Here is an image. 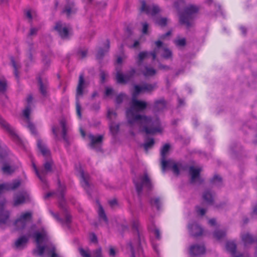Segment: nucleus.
I'll use <instances>...</instances> for the list:
<instances>
[{
    "instance_id": "9b49d317",
    "label": "nucleus",
    "mask_w": 257,
    "mask_h": 257,
    "mask_svg": "<svg viewBox=\"0 0 257 257\" xmlns=\"http://www.w3.org/2000/svg\"><path fill=\"white\" fill-rule=\"evenodd\" d=\"M33 100V97L32 95H29L27 98V101L28 103V105L26 106V108L23 111V115L26 118V121L27 122L28 125L27 127L31 131V133L33 134H35L36 133V131L34 124L31 123L30 121L29 115L31 110V107L30 104L31 103Z\"/></svg>"
},
{
    "instance_id": "412c9836",
    "label": "nucleus",
    "mask_w": 257,
    "mask_h": 257,
    "mask_svg": "<svg viewBox=\"0 0 257 257\" xmlns=\"http://www.w3.org/2000/svg\"><path fill=\"white\" fill-rule=\"evenodd\" d=\"M205 249L203 245H194L190 248V254L191 256H194L203 254Z\"/></svg>"
},
{
    "instance_id": "423d86ee",
    "label": "nucleus",
    "mask_w": 257,
    "mask_h": 257,
    "mask_svg": "<svg viewBox=\"0 0 257 257\" xmlns=\"http://www.w3.org/2000/svg\"><path fill=\"white\" fill-rule=\"evenodd\" d=\"M163 128L158 117L146 116V134H154L161 132Z\"/></svg>"
},
{
    "instance_id": "c85d7f7f",
    "label": "nucleus",
    "mask_w": 257,
    "mask_h": 257,
    "mask_svg": "<svg viewBox=\"0 0 257 257\" xmlns=\"http://www.w3.org/2000/svg\"><path fill=\"white\" fill-rule=\"evenodd\" d=\"M84 80L83 75H80L79 78V82L77 88V99L78 98L79 96H81L83 94V90L84 88Z\"/></svg>"
},
{
    "instance_id": "e2e57ef3",
    "label": "nucleus",
    "mask_w": 257,
    "mask_h": 257,
    "mask_svg": "<svg viewBox=\"0 0 257 257\" xmlns=\"http://www.w3.org/2000/svg\"><path fill=\"white\" fill-rule=\"evenodd\" d=\"M196 211L198 214L201 215H204L206 212V210L204 209L200 208V207H196Z\"/></svg>"
},
{
    "instance_id": "ea45409f",
    "label": "nucleus",
    "mask_w": 257,
    "mask_h": 257,
    "mask_svg": "<svg viewBox=\"0 0 257 257\" xmlns=\"http://www.w3.org/2000/svg\"><path fill=\"white\" fill-rule=\"evenodd\" d=\"M157 87V84L154 83L150 84L146 82V93H151Z\"/></svg>"
},
{
    "instance_id": "774afa93",
    "label": "nucleus",
    "mask_w": 257,
    "mask_h": 257,
    "mask_svg": "<svg viewBox=\"0 0 257 257\" xmlns=\"http://www.w3.org/2000/svg\"><path fill=\"white\" fill-rule=\"evenodd\" d=\"M38 31V29L35 28H32L30 30V32L29 35L30 36L35 35L37 34Z\"/></svg>"
},
{
    "instance_id": "c756f323",
    "label": "nucleus",
    "mask_w": 257,
    "mask_h": 257,
    "mask_svg": "<svg viewBox=\"0 0 257 257\" xmlns=\"http://www.w3.org/2000/svg\"><path fill=\"white\" fill-rule=\"evenodd\" d=\"M204 201L208 204H212L213 202V195L212 193L208 190L204 191L202 194Z\"/></svg>"
},
{
    "instance_id": "4c0bfd02",
    "label": "nucleus",
    "mask_w": 257,
    "mask_h": 257,
    "mask_svg": "<svg viewBox=\"0 0 257 257\" xmlns=\"http://www.w3.org/2000/svg\"><path fill=\"white\" fill-rule=\"evenodd\" d=\"M98 213L100 219L103 220L106 223H107L108 220L105 215L104 211L101 205H99Z\"/></svg>"
},
{
    "instance_id": "b1692460",
    "label": "nucleus",
    "mask_w": 257,
    "mask_h": 257,
    "mask_svg": "<svg viewBox=\"0 0 257 257\" xmlns=\"http://www.w3.org/2000/svg\"><path fill=\"white\" fill-rule=\"evenodd\" d=\"M191 234L194 236H200L203 233V229L197 223H194L188 226Z\"/></svg>"
},
{
    "instance_id": "6ab92c4d",
    "label": "nucleus",
    "mask_w": 257,
    "mask_h": 257,
    "mask_svg": "<svg viewBox=\"0 0 257 257\" xmlns=\"http://www.w3.org/2000/svg\"><path fill=\"white\" fill-rule=\"evenodd\" d=\"M136 71L135 69H132L125 75L117 72L116 75V79L119 83H125L128 81L134 75Z\"/></svg>"
},
{
    "instance_id": "79ce46f5",
    "label": "nucleus",
    "mask_w": 257,
    "mask_h": 257,
    "mask_svg": "<svg viewBox=\"0 0 257 257\" xmlns=\"http://www.w3.org/2000/svg\"><path fill=\"white\" fill-rule=\"evenodd\" d=\"M11 61L13 65V67L14 68V73L17 78L18 77V70L20 67V65L19 64L17 63L14 60V59L13 57H12L11 58Z\"/></svg>"
},
{
    "instance_id": "dca6fc26",
    "label": "nucleus",
    "mask_w": 257,
    "mask_h": 257,
    "mask_svg": "<svg viewBox=\"0 0 257 257\" xmlns=\"http://www.w3.org/2000/svg\"><path fill=\"white\" fill-rule=\"evenodd\" d=\"M0 125L5 130L17 143H21V140L16 134L14 128L0 116Z\"/></svg>"
},
{
    "instance_id": "4d7b16f0",
    "label": "nucleus",
    "mask_w": 257,
    "mask_h": 257,
    "mask_svg": "<svg viewBox=\"0 0 257 257\" xmlns=\"http://www.w3.org/2000/svg\"><path fill=\"white\" fill-rule=\"evenodd\" d=\"M116 115V112L112 109H109L107 111V117L109 119H112L113 117H115Z\"/></svg>"
},
{
    "instance_id": "f704fd0d",
    "label": "nucleus",
    "mask_w": 257,
    "mask_h": 257,
    "mask_svg": "<svg viewBox=\"0 0 257 257\" xmlns=\"http://www.w3.org/2000/svg\"><path fill=\"white\" fill-rule=\"evenodd\" d=\"M16 169L15 166H11L9 164H5L2 168L3 173L5 174H11Z\"/></svg>"
},
{
    "instance_id": "c03bdc74",
    "label": "nucleus",
    "mask_w": 257,
    "mask_h": 257,
    "mask_svg": "<svg viewBox=\"0 0 257 257\" xmlns=\"http://www.w3.org/2000/svg\"><path fill=\"white\" fill-rule=\"evenodd\" d=\"M225 235V232L218 230L214 232L213 236L217 239H220Z\"/></svg>"
},
{
    "instance_id": "0e129e2a",
    "label": "nucleus",
    "mask_w": 257,
    "mask_h": 257,
    "mask_svg": "<svg viewBox=\"0 0 257 257\" xmlns=\"http://www.w3.org/2000/svg\"><path fill=\"white\" fill-rule=\"evenodd\" d=\"M55 247L53 245H51L50 248L49 252L51 253V257H57V254L55 252Z\"/></svg>"
},
{
    "instance_id": "9d476101",
    "label": "nucleus",
    "mask_w": 257,
    "mask_h": 257,
    "mask_svg": "<svg viewBox=\"0 0 257 257\" xmlns=\"http://www.w3.org/2000/svg\"><path fill=\"white\" fill-rule=\"evenodd\" d=\"M53 163L52 160H48L44 163V169L40 172L37 169L36 165L34 164H33L36 174L42 182H45V176L46 174L51 172Z\"/></svg>"
},
{
    "instance_id": "39448f33",
    "label": "nucleus",
    "mask_w": 257,
    "mask_h": 257,
    "mask_svg": "<svg viewBox=\"0 0 257 257\" xmlns=\"http://www.w3.org/2000/svg\"><path fill=\"white\" fill-rule=\"evenodd\" d=\"M170 149V145L169 144H165L161 149V164L162 171L165 172L167 168L172 169L174 174L178 175L180 173V164L176 163L173 160H166V156L169 152Z\"/></svg>"
},
{
    "instance_id": "aec40b11",
    "label": "nucleus",
    "mask_w": 257,
    "mask_h": 257,
    "mask_svg": "<svg viewBox=\"0 0 257 257\" xmlns=\"http://www.w3.org/2000/svg\"><path fill=\"white\" fill-rule=\"evenodd\" d=\"M134 181L138 195L141 196L143 194L145 185V175H143L140 177L136 178Z\"/></svg>"
},
{
    "instance_id": "58836bf2",
    "label": "nucleus",
    "mask_w": 257,
    "mask_h": 257,
    "mask_svg": "<svg viewBox=\"0 0 257 257\" xmlns=\"http://www.w3.org/2000/svg\"><path fill=\"white\" fill-rule=\"evenodd\" d=\"M149 230L156 236V237L157 239L159 240L161 239V237L160 230L155 226L149 227Z\"/></svg>"
},
{
    "instance_id": "49530a36",
    "label": "nucleus",
    "mask_w": 257,
    "mask_h": 257,
    "mask_svg": "<svg viewBox=\"0 0 257 257\" xmlns=\"http://www.w3.org/2000/svg\"><path fill=\"white\" fill-rule=\"evenodd\" d=\"M242 239L245 244L250 243L253 241L251 236L247 233L242 235Z\"/></svg>"
},
{
    "instance_id": "7ed1b4c3",
    "label": "nucleus",
    "mask_w": 257,
    "mask_h": 257,
    "mask_svg": "<svg viewBox=\"0 0 257 257\" xmlns=\"http://www.w3.org/2000/svg\"><path fill=\"white\" fill-rule=\"evenodd\" d=\"M21 185L19 180H15L11 183L0 184V226L7 223L9 217V212L4 209V206L6 203L5 199L2 195L6 191L10 190H15Z\"/></svg>"
},
{
    "instance_id": "4be33fe9",
    "label": "nucleus",
    "mask_w": 257,
    "mask_h": 257,
    "mask_svg": "<svg viewBox=\"0 0 257 257\" xmlns=\"http://www.w3.org/2000/svg\"><path fill=\"white\" fill-rule=\"evenodd\" d=\"M80 176L81 178V185L84 189L88 193L90 188V184L89 183V176L87 174H85L84 171L80 169Z\"/></svg>"
},
{
    "instance_id": "ddd939ff",
    "label": "nucleus",
    "mask_w": 257,
    "mask_h": 257,
    "mask_svg": "<svg viewBox=\"0 0 257 257\" xmlns=\"http://www.w3.org/2000/svg\"><path fill=\"white\" fill-rule=\"evenodd\" d=\"M88 138L90 140L89 146L90 148L97 152L101 151L103 140V136H94L92 134H89Z\"/></svg>"
},
{
    "instance_id": "a878e982",
    "label": "nucleus",
    "mask_w": 257,
    "mask_h": 257,
    "mask_svg": "<svg viewBox=\"0 0 257 257\" xmlns=\"http://www.w3.org/2000/svg\"><path fill=\"white\" fill-rule=\"evenodd\" d=\"M37 147L39 151L45 157H48L50 156V151L46 145L40 139L37 140Z\"/></svg>"
},
{
    "instance_id": "8fccbe9b",
    "label": "nucleus",
    "mask_w": 257,
    "mask_h": 257,
    "mask_svg": "<svg viewBox=\"0 0 257 257\" xmlns=\"http://www.w3.org/2000/svg\"><path fill=\"white\" fill-rule=\"evenodd\" d=\"M146 190H151L153 188V185L149 176L146 174Z\"/></svg>"
},
{
    "instance_id": "e433bc0d",
    "label": "nucleus",
    "mask_w": 257,
    "mask_h": 257,
    "mask_svg": "<svg viewBox=\"0 0 257 257\" xmlns=\"http://www.w3.org/2000/svg\"><path fill=\"white\" fill-rule=\"evenodd\" d=\"M236 244L233 241H228L226 243V250L230 252L231 254H234L236 251Z\"/></svg>"
},
{
    "instance_id": "5fc2aeb1",
    "label": "nucleus",
    "mask_w": 257,
    "mask_h": 257,
    "mask_svg": "<svg viewBox=\"0 0 257 257\" xmlns=\"http://www.w3.org/2000/svg\"><path fill=\"white\" fill-rule=\"evenodd\" d=\"M141 3H142V6H141V8L140 9V14L139 16V19H140L143 18V16H144L143 15H144V13L145 12V1H143Z\"/></svg>"
},
{
    "instance_id": "0eeeda50",
    "label": "nucleus",
    "mask_w": 257,
    "mask_h": 257,
    "mask_svg": "<svg viewBox=\"0 0 257 257\" xmlns=\"http://www.w3.org/2000/svg\"><path fill=\"white\" fill-rule=\"evenodd\" d=\"M134 232L135 235L137 236V240H135L133 242L129 244V247L132 253L131 257H135V251L134 247H137L138 249L143 250V247L141 246V240H144V235L143 233H141L139 230V223L138 222H135L133 225Z\"/></svg>"
},
{
    "instance_id": "20e7f679",
    "label": "nucleus",
    "mask_w": 257,
    "mask_h": 257,
    "mask_svg": "<svg viewBox=\"0 0 257 257\" xmlns=\"http://www.w3.org/2000/svg\"><path fill=\"white\" fill-rule=\"evenodd\" d=\"M64 187L60 185L57 195L59 197V207L64 212V216L65 217L64 220H63L59 218L58 214L55 213L52 210H50V212L58 221L61 223L63 225H65L67 227H69V224L71 222V216L67 211L66 201L64 199Z\"/></svg>"
},
{
    "instance_id": "473e14b6",
    "label": "nucleus",
    "mask_w": 257,
    "mask_h": 257,
    "mask_svg": "<svg viewBox=\"0 0 257 257\" xmlns=\"http://www.w3.org/2000/svg\"><path fill=\"white\" fill-rule=\"evenodd\" d=\"M154 21L157 25L161 27L166 26L169 22V20L167 18L161 17H156Z\"/></svg>"
},
{
    "instance_id": "f3484780",
    "label": "nucleus",
    "mask_w": 257,
    "mask_h": 257,
    "mask_svg": "<svg viewBox=\"0 0 257 257\" xmlns=\"http://www.w3.org/2000/svg\"><path fill=\"white\" fill-rule=\"evenodd\" d=\"M201 169L200 167L191 166L189 168V174L191 176V183H201L202 181L200 176Z\"/></svg>"
},
{
    "instance_id": "09e8293b",
    "label": "nucleus",
    "mask_w": 257,
    "mask_h": 257,
    "mask_svg": "<svg viewBox=\"0 0 257 257\" xmlns=\"http://www.w3.org/2000/svg\"><path fill=\"white\" fill-rule=\"evenodd\" d=\"M110 131L113 135H115L118 131L119 126L114 123H111L110 125Z\"/></svg>"
},
{
    "instance_id": "2f4dec72",
    "label": "nucleus",
    "mask_w": 257,
    "mask_h": 257,
    "mask_svg": "<svg viewBox=\"0 0 257 257\" xmlns=\"http://www.w3.org/2000/svg\"><path fill=\"white\" fill-rule=\"evenodd\" d=\"M60 124L62 129V135L63 140L66 142H68V139L67 136V132L68 131V127L67 126L66 121L64 119H62L60 121Z\"/></svg>"
},
{
    "instance_id": "393cba45",
    "label": "nucleus",
    "mask_w": 257,
    "mask_h": 257,
    "mask_svg": "<svg viewBox=\"0 0 257 257\" xmlns=\"http://www.w3.org/2000/svg\"><path fill=\"white\" fill-rule=\"evenodd\" d=\"M149 202L152 208H156L158 210H159L162 207V200L159 197H152L150 198Z\"/></svg>"
},
{
    "instance_id": "cd10ccee",
    "label": "nucleus",
    "mask_w": 257,
    "mask_h": 257,
    "mask_svg": "<svg viewBox=\"0 0 257 257\" xmlns=\"http://www.w3.org/2000/svg\"><path fill=\"white\" fill-rule=\"evenodd\" d=\"M77 9L75 7L74 4L71 3L66 5L64 9L63 13L65 14L68 17L76 12Z\"/></svg>"
},
{
    "instance_id": "6e6d98bb",
    "label": "nucleus",
    "mask_w": 257,
    "mask_h": 257,
    "mask_svg": "<svg viewBox=\"0 0 257 257\" xmlns=\"http://www.w3.org/2000/svg\"><path fill=\"white\" fill-rule=\"evenodd\" d=\"M211 182L213 184H219L221 182V178L218 175H215L212 179Z\"/></svg>"
},
{
    "instance_id": "1a4fd4ad",
    "label": "nucleus",
    "mask_w": 257,
    "mask_h": 257,
    "mask_svg": "<svg viewBox=\"0 0 257 257\" xmlns=\"http://www.w3.org/2000/svg\"><path fill=\"white\" fill-rule=\"evenodd\" d=\"M198 11V8L194 5L188 6L185 10V14L181 15L180 21L182 24L185 25L187 27L191 25L190 20L192 18L191 16L196 14Z\"/></svg>"
},
{
    "instance_id": "4468645a",
    "label": "nucleus",
    "mask_w": 257,
    "mask_h": 257,
    "mask_svg": "<svg viewBox=\"0 0 257 257\" xmlns=\"http://www.w3.org/2000/svg\"><path fill=\"white\" fill-rule=\"evenodd\" d=\"M54 29L62 39H67L69 36L71 29L68 25L59 22L56 24Z\"/></svg>"
},
{
    "instance_id": "f8f14e48",
    "label": "nucleus",
    "mask_w": 257,
    "mask_h": 257,
    "mask_svg": "<svg viewBox=\"0 0 257 257\" xmlns=\"http://www.w3.org/2000/svg\"><path fill=\"white\" fill-rule=\"evenodd\" d=\"M32 217V213L31 212L22 213L15 222L17 229H22L25 228L27 223L31 220Z\"/></svg>"
},
{
    "instance_id": "052dcab7",
    "label": "nucleus",
    "mask_w": 257,
    "mask_h": 257,
    "mask_svg": "<svg viewBox=\"0 0 257 257\" xmlns=\"http://www.w3.org/2000/svg\"><path fill=\"white\" fill-rule=\"evenodd\" d=\"M116 252L114 248L112 246H110L109 248V255L110 257H115Z\"/></svg>"
},
{
    "instance_id": "72a5a7b5",
    "label": "nucleus",
    "mask_w": 257,
    "mask_h": 257,
    "mask_svg": "<svg viewBox=\"0 0 257 257\" xmlns=\"http://www.w3.org/2000/svg\"><path fill=\"white\" fill-rule=\"evenodd\" d=\"M157 73V71L153 67L146 66V81L149 78L154 76Z\"/></svg>"
},
{
    "instance_id": "6e6552de",
    "label": "nucleus",
    "mask_w": 257,
    "mask_h": 257,
    "mask_svg": "<svg viewBox=\"0 0 257 257\" xmlns=\"http://www.w3.org/2000/svg\"><path fill=\"white\" fill-rule=\"evenodd\" d=\"M155 44L157 48L151 53L146 52V59L151 57L153 60H155L156 58V54L158 50L162 52L161 56L165 59H170L172 57L171 51L166 47L164 46L161 41H156Z\"/></svg>"
},
{
    "instance_id": "a19ab883",
    "label": "nucleus",
    "mask_w": 257,
    "mask_h": 257,
    "mask_svg": "<svg viewBox=\"0 0 257 257\" xmlns=\"http://www.w3.org/2000/svg\"><path fill=\"white\" fill-rule=\"evenodd\" d=\"M7 83L4 77H0V92H4L6 90Z\"/></svg>"
},
{
    "instance_id": "3c124183",
    "label": "nucleus",
    "mask_w": 257,
    "mask_h": 257,
    "mask_svg": "<svg viewBox=\"0 0 257 257\" xmlns=\"http://www.w3.org/2000/svg\"><path fill=\"white\" fill-rule=\"evenodd\" d=\"M93 257H102V250L101 247H99L92 252Z\"/></svg>"
},
{
    "instance_id": "f257e3e1",
    "label": "nucleus",
    "mask_w": 257,
    "mask_h": 257,
    "mask_svg": "<svg viewBox=\"0 0 257 257\" xmlns=\"http://www.w3.org/2000/svg\"><path fill=\"white\" fill-rule=\"evenodd\" d=\"M143 90V87L135 85L132 94V100L130 108L126 110V115L129 124L137 126L141 131H145V116L141 115V112L145 109V102L137 100L138 95Z\"/></svg>"
},
{
    "instance_id": "37998d69",
    "label": "nucleus",
    "mask_w": 257,
    "mask_h": 257,
    "mask_svg": "<svg viewBox=\"0 0 257 257\" xmlns=\"http://www.w3.org/2000/svg\"><path fill=\"white\" fill-rule=\"evenodd\" d=\"M154 143L153 138L146 137V150L151 148L154 145Z\"/></svg>"
},
{
    "instance_id": "de8ad7c7",
    "label": "nucleus",
    "mask_w": 257,
    "mask_h": 257,
    "mask_svg": "<svg viewBox=\"0 0 257 257\" xmlns=\"http://www.w3.org/2000/svg\"><path fill=\"white\" fill-rule=\"evenodd\" d=\"M176 46L183 47L186 45V39L185 38H179L174 41Z\"/></svg>"
},
{
    "instance_id": "680f3d73",
    "label": "nucleus",
    "mask_w": 257,
    "mask_h": 257,
    "mask_svg": "<svg viewBox=\"0 0 257 257\" xmlns=\"http://www.w3.org/2000/svg\"><path fill=\"white\" fill-rule=\"evenodd\" d=\"M100 81L101 83H104L107 74L104 71H101L100 74Z\"/></svg>"
},
{
    "instance_id": "2eb2a0df",
    "label": "nucleus",
    "mask_w": 257,
    "mask_h": 257,
    "mask_svg": "<svg viewBox=\"0 0 257 257\" xmlns=\"http://www.w3.org/2000/svg\"><path fill=\"white\" fill-rule=\"evenodd\" d=\"M29 194L26 191H22L16 193L14 196V205L18 206L29 201Z\"/></svg>"
},
{
    "instance_id": "c9c22d12",
    "label": "nucleus",
    "mask_w": 257,
    "mask_h": 257,
    "mask_svg": "<svg viewBox=\"0 0 257 257\" xmlns=\"http://www.w3.org/2000/svg\"><path fill=\"white\" fill-rule=\"evenodd\" d=\"M109 48V42L108 41H107V44L105 46L104 49L103 50L102 49H99L98 50L97 53L96 54L97 59H101L103 57L105 53L108 51Z\"/></svg>"
},
{
    "instance_id": "603ef678",
    "label": "nucleus",
    "mask_w": 257,
    "mask_h": 257,
    "mask_svg": "<svg viewBox=\"0 0 257 257\" xmlns=\"http://www.w3.org/2000/svg\"><path fill=\"white\" fill-rule=\"evenodd\" d=\"M87 54V50L85 49H81L78 50L77 55L80 58H84Z\"/></svg>"
},
{
    "instance_id": "7c9ffc66",
    "label": "nucleus",
    "mask_w": 257,
    "mask_h": 257,
    "mask_svg": "<svg viewBox=\"0 0 257 257\" xmlns=\"http://www.w3.org/2000/svg\"><path fill=\"white\" fill-rule=\"evenodd\" d=\"M146 14L154 16L159 12L160 10L158 6L154 5H146Z\"/></svg>"
},
{
    "instance_id": "5701e85b",
    "label": "nucleus",
    "mask_w": 257,
    "mask_h": 257,
    "mask_svg": "<svg viewBox=\"0 0 257 257\" xmlns=\"http://www.w3.org/2000/svg\"><path fill=\"white\" fill-rule=\"evenodd\" d=\"M145 52H141L139 53V55L136 59V65L138 69L142 72L143 74H145L144 68H145Z\"/></svg>"
},
{
    "instance_id": "a211bd4d",
    "label": "nucleus",
    "mask_w": 257,
    "mask_h": 257,
    "mask_svg": "<svg viewBox=\"0 0 257 257\" xmlns=\"http://www.w3.org/2000/svg\"><path fill=\"white\" fill-rule=\"evenodd\" d=\"M167 105L168 103L164 98L156 99L153 106V111L157 112L163 111L167 108Z\"/></svg>"
},
{
    "instance_id": "bb28decb",
    "label": "nucleus",
    "mask_w": 257,
    "mask_h": 257,
    "mask_svg": "<svg viewBox=\"0 0 257 257\" xmlns=\"http://www.w3.org/2000/svg\"><path fill=\"white\" fill-rule=\"evenodd\" d=\"M38 82L39 85V89L41 94L43 96H46L47 92V88L48 86V83L46 79H42L39 78Z\"/></svg>"
},
{
    "instance_id": "a18cd8bd",
    "label": "nucleus",
    "mask_w": 257,
    "mask_h": 257,
    "mask_svg": "<svg viewBox=\"0 0 257 257\" xmlns=\"http://www.w3.org/2000/svg\"><path fill=\"white\" fill-rule=\"evenodd\" d=\"M79 251L82 257H91V252L89 249L85 250L82 248H79Z\"/></svg>"
},
{
    "instance_id": "13d9d810",
    "label": "nucleus",
    "mask_w": 257,
    "mask_h": 257,
    "mask_svg": "<svg viewBox=\"0 0 257 257\" xmlns=\"http://www.w3.org/2000/svg\"><path fill=\"white\" fill-rule=\"evenodd\" d=\"M114 91L112 88L106 87L105 88V95L106 96H109L113 94Z\"/></svg>"
},
{
    "instance_id": "f03ea898",
    "label": "nucleus",
    "mask_w": 257,
    "mask_h": 257,
    "mask_svg": "<svg viewBox=\"0 0 257 257\" xmlns=\"http://www.w3.org/2000/svg\"><path fill=\"white\" fill-rule=\"evenodd\" d=\"M36 225L34 224L31 226L26 235L19 237L15 242L14 246L17 249H23L27 244L29 237L35 238L37 243L36 249L34 251L39 255H43L46 248L45 246L41 245V243L44 240L48 239L47 232L42 227L40 231H36Z\"/></svg>"
},
{
    "instance_id": "bf43d9fd",
    "label": "nucleus",
    "mask_w": 257,
    "mask_h": 257,
    "mask_svg": "<svg viewBox=\"0 0 257 257\" xmlns=\"http://www.w3.org/2000/svg\"><path fill=\"white\" fill-rule=\"evenodd\" d=\"M76 112L77 115L79 116V118L81 117V106L79 104V103L78 101H77L76 102Z\"/></svg>"
},
{
    "instance_id": "864d4df0",
    "label": "nucleus",
    "mask_w": 257,
    "mask_h": 257,
    "mask_svg": "<svg viewBox=\"0 0 257 257\" xmlns=\"http://www.w3.org/2000/svg\"><path fill=\"white\" fill-rule=\"evenodd\" d=\"M125 96V95L122 93H120L118 95L115 99L116 103L117 104L121 103Z\"/></svg>"
},
{
    "instance_id": "338daca9",
    "label": "nucleus",
    "mask_w": 257,
    "mask_h": 257,
    "mask_svg": "<svg viewBox=\"0 0 257 257\" xmlns=\"http://www.w3.org/2000/svg\"><path fill=\"white\" fill-rule=\"evenodd\" d=\"M159 68L160 69H162V70H165V71L169 70L170 69L169 66H168L167 65H163V64H160L159 66Z\"/></svg>"
},
{
    "instance_id": "69168bd1",
    "label": "nucleus",
    "mask_w": 257,
    "mask_h": 257,
    "mask_svg": "<svg viewBox=\"0 0 257 257\" xmlns=\"http://www.w3.org/2000/svg\"><path fill=\"white\" fill-rule=\"evenodd\" d=\"M141 43L140 40H135L133 45L130 46L131 48H137Z\"/></svg>"
}]
</instances>
